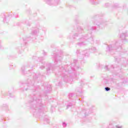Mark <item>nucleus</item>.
I'll list each match as a JSON object with an SVG mask.
<instances>
[{
	"label": "nucleus",
	"instance_id": "nucleus-1",
	"mask_svg": "<svg viewBox=\"0 0 128 128\" xmlns=\"http://www.w3.org/2000/svg\"><path fill=\"white\" fill-rule=\"evenodd\" d=\"M89 52H96V47H92L90 50H87L82 52L81 54H79L78 56H80L82 54L81 58H84V56H90Z\"/></svg>",
	"mask_w": 128,
	"mask_h": 128
},
{
	"label": "nucleus",
	"instance_id": "nucleus-2",
	"mask_svg": "<svg viewBox=\"0 0 128 128\" xmlns=\"http://www.w3.org/2000/svg\"><path fill=\"white\" fill-rule=\"evenodd\" d=\"M118 46V42H116L115 44L109 45L107 48V52H110L112 50H116V46Z\"/></svg>",
	"mask_w": 128,
	"mask_h": 128
},
{
	"label": "nucleus",
	"instance_id": "nucleus-3",
	"mask_svg": "<svg viewBox=\"0 0 128 128\" xmlns=\"http://www.w3.org/2000/svg\"><path fill=\"white\" fill-rule=\"evenodd\" d=\"M40 32V30H38V28H34L31 32V35L32 36H34V38H36V36L38 34V32Z\"/></svg>",
	"mask_w": 128,
	"mask_h": 128
},
{
	"label": "nucleus",
	"instance_id": "nucleus-4",
	"mask_svg": "<svg viewBox=\"0 0 128 128\" xmlns=\"http://www.w3.org/2000/svg\"><path fill=\"white\" fill-rule=\"evenodd\" d=\"M86 38V37L82 36V38H80V40L82 42L78 43V46H84L86 44L84 43V42L86 40H88L87 38Z\"/></svg>",
	"mask_w": 128,
	"mask_h": 128
},
{
	"label": "nucleus",
	"instance_id": "nucleus-5",
	"mask_svg": "<svg viewBox=\"0 0 128 128\" xmlns=\"http://www.w3.org/2000/svg\"><path fill=\"white\" fill-rule=\"evenodd\" d=\"M113 67L112 66H106L104 68L106 70H110Z\"/></svg>",
	"mask_w": 128,
	"mask_h": 128
},
{
	"label": "nucleus",
	"instance_id": "nucleus-6",
	"mask_svg": "<svg viewBox=\"0 0 128 128\" xmlns=\"http://www.w3.org/2000/svg\"><path fill=\"white\" fill-rule=\"evenodd\" d=\"M34 110L36 112H40V110H42V107H40V108H38V107L34 108Z\"/></svg>",
	"mask_w": 128,
	"mask_h": 128
},
{
	"label": "nucleus",
	"instance_id": "nucleus-7",
	"mask_svg": "<svg viewBox=\"0 0 128 128\" xmlns=\"http://www.w3.org/2000/svg\"><path fill=\"white\" fill-rule=\"evenodd\" d=\"M102 82L104 84H108V80L106 79H104L102 81Z\"/></svg>",
	"mask_w": 128,
	"mask_h": 128
},
{
	"label": "nucleus",
	"instance_id": "nucleus-8",
	"mask_svg": "<svg viewBox=\"0 0 128 128\" xmlns=\"http://www.w3.org/2000/svg\"><path fill=\"white\" fill-rule=\"evenodd\" d=\"M4 22H8V18L7 17H4V18L3 20Z\"/></svg>",
	"mask_w": 128,
	"mask_h": 128
},
{
	"label": "nucleus",
	"instance_id": "nucleus-9",
	"mask_svg": "<svg viewBox=\"0 0 128 128\" xmlns=\"http://www.w3.org/2000/svg\"><path fill=\"white\" fill-rule=\"evenodd\" d=\"M120 38H126V34H122L120 36Z\"/></svg>",
	"mask_w": 128,
	"mask_h": 128
},
{
	"label": "nucleus",
	"instance_id": "nucleus-10",
	"mask_svg": "<svg viewBox=\"0 0 128 128\" xmlns=\"http://www.w3.org/2000/svg\"><path fill=\"white\" fill-rule=\"evenodd\" d=\"M62 124L64 128L66 127L67 124L66 122H63Z\"/></svg>",
	"mask_w": 128,
	"mask_h": 128
},
{
	"label": "nucleus",
	"instance_id": "nucleus-11",
	"mask_svg": "<svg viewBox=\"0 0 128 128\" xmlns=\"http://www.w3.org/2000/svg\"><path fill=\"white\" fill-rule=\"evenodd\" d=\"M105 90H106V92H108L109 90H110V88L108 87H106Z\"/></svg>",
	"mask_w": 128,
	"mask_h": 128
},
{
	"label": "nucleus",
	"instance_id": "nucleus-12",
	"mask_svg": "<svg viewBox=\"0 0 128 128\" xmlns=\"http://www.w3.org/2000/svg\"><path fill=\"white\" fill-rule=\"evenodd\" d=\"M74 94H72V93H70V94H69V98H72V96H74Z\"/></svg>",
	"mask_w": 128,
	"mask_h": 128
},
{
	"label": "nucleus",
	"instance_id": "nucleus-13",
	"mask_svg": "<svg viewBox=\"0 0 128 128\" xmlns=\"http://www.w3.org/2000/svg\"><path fill=\"white\" fill-rule=\"evenodd\" d=\"M60 64V60H56V59H55V64Z\"/></svg>",
	"mask_w": 128,
	"mask_h": 128
},
{
	"label": "nucleus",
	"instance_id": "nucleus-14",
	"mask_svg": "<svg viewBox=\"0 0 128 128\" xmlns=\"http://www.w3.org/2000/svg\"><path fill=\"white\" fill-rule=\"evenodd\" d=\"M90 30H96V27L93 26L90 28Z\"/></svg>",
	"mask_w": 128,
	"mask_h": 128
},
{
	"label": "nucleus",
	"instance_id": "nucleus-15",
	"mask_svg": "<svg viewBox=\"0 0 128 128\" xmlns=\"http://www.w3.org/2000/svg\"><path fill=\"white\" fill-rule=\"evenodd\" d=\"M70 106H72V104L67 105V108H70Z\"/></svg>",
	"mask_w": 128,
	"mask_h": 128
},
{
	"label": "nucleus",
	"instance_id": "nucleus-16",
	"mask_svg": "<svg viewBox=\"0 0 128 128\" xmlns=\"http://www.w3.org/2000/svg\"><path fill=\"white\" fill-rule=\"evenodd\" d=\"M90 40H91L92 42V41L94 40L93 39H92V38H89V42H90Z\"/></svg>",
	"mask_w": 128,
	"mask_h": 128
},
{
	"label": "nucleus",
	"instance_id": "nucleus-17",
	"mask_svg": "<svg viewBox=\"0 0 128 128\" xmlns=\"http://www.w3.org/2000/svg\"><path fill=\"white\" fill-rule=\"evenodd\" d=\"M21 70H22V72H24V67H22L21 68Z\"/></svg>",
	"mask_w": 128,
	"mask_h": 128
},
{
	"label": "nucleus",
	"instance_id": "nucleus-18",
	"mask_svg": "<svg viewBox=\"0 0 128 128\" xmlns=\"http://www.w3.org/2000/svg\"><path fill=\"white\" fill-rule=\"evenodd\" d=\"M40 68H41L42 70H43V68H44V66H40Z\"/></svg>",
	"mask_w": 128,
	"mask_h": 128
},
{
	"label": "nucleus",
	"instance_id": "nucleus-19",
	"mask_svg": "<svg viewBox=\"0 0 128 128\" xmlns=\"http://www.w3.org/2000/svg\"><path fill=\"white\" fill-rule=\"evenodd\" d=\"M50 67H49L48 68H47V72H48V70H50Z\"/></svg>",
	"mask_w": 128,
	"mask_h": 128
},
{
	"label": "nucleus",
	"instance_id": "nucleus-20",
	"mask_svg": "<svg viewBox=\"0 0 128 128\" xmlns=\"http://www.w3.org/2000/svg\"><path fill=\"white\" fill-rule=\"evenodd\" d=\"M44 56H46V52H44Z\"/></svg>",
	"mask_w": 128,
	"mask_h": 128
},
{
	"label": "nucleus",
	"instance_id": "nucleus-21",
	"mask_svg": "<svg viewBox=\"0 0 128 128\" xmlns=\"http://www.w3.org/2000/svg\"><path fill=\"white\" fill-rule=\"evenodd\" d=\"M40 58V60H44V58Z\"/></svg>",
	"mask_w": 128,
	"mask_h": 128
},
{
	"label": "nucleus",
	"instance_id": "nucleus-22",
	"mask_svg": "<svg viewBox=\"0 0 128 128\" xmlns=\"http://www.w3.org/2000/svg\"><path fill=\"white\" fill-rule=\"evenodd\" d=\"M47 122H48V124H50V120H48Z\"/></svg>",
	"mask_w": 128,
	"mask_h": 128
},
{
	"label": "nucleus",
	"instance_id": "nucleus-23",
	"mask_svg": "<svg viewBox=\"0 0 128 128\" xmlns=\"http://www.w3.org/2000/svg\"><path fill=\"white\" fill-rule=\"evenodd\" d=\"M112 126V124H110L108 128H110V126Z\"/></svg>",
	"mask_w": 128,
	"mask_h": 128
},
{
	"label": "nucleus",
	"instance_id": "nucleus-24",
	"mask_svg": "<svg viewBox=\"0 0 128 128\" xmlns=\"http://www.w3.org/2000/svg\"><path fill=\"white\" fill-rule=\"evenodd\" d=\"M67 78V76H65L64 77V78Z\"/></svg>",
	"mask_w": 128,
	"mask_h": 128
},
{
	"label": "nucleus",
	"instance_id": "nucleus-25",
	"mask_svg": "<svg viewBox=\"0 0 128 128\" xmlns=\"http://www.w3.org/2000/svg\"><path fill=\"white\" fill-rule=\"evenodd\" d=\"M23 40H24V38L23 39Z\"/></svg>",
	"mask_w": 128,
	"mask_h": 128
},
{
	"label": "nucleus",
	"instance_id": "nucleus-26",
	"mask_svg": "<svg viewBox=\"0 0 128 128\" xmlns=\"http://www.w3.org/2000/svg\"><path fill=\"white\" fill-rule=\"evenodd\" d=\"M26 40H28V38H26Z\"/></svg>",
	"mask_w": 128,
	"mask_h": 128
},
{
	"label": "nucleus",
	"instance_id": "nucleus-27",
	"mask_svg": "<svg viewBox=\"0 0 128 128\" xmlns=\"http://www.w3.org/2000/svg\"><path fill=\"white\" fill-rule=\"evenodd\" d=\"M76 68H78V67H76Z\"/></svg>",
	"mask_w": 128,
	"mask_h": 128
},
{
	"label": "nucleus",
	"instance_id": "nucleus-28",
	"mask_svg": "<svg viewBox=\"0 0 128 128\" xmlns=\"http://www.w3.org/2000/svg\"><path fill=\"white\" fill-rule=\"evenodd\" d=\"M60 58V60H62V58Z\"/></svg>",
	"mask_w": 128,
	"mask_h": 128
}]
</instances>
